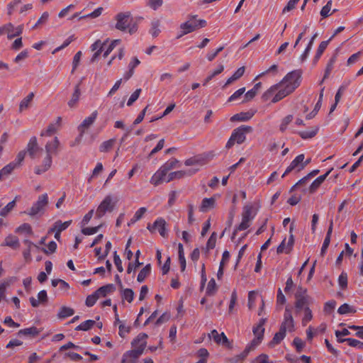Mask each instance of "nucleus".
Segmentation results:
<instances>
[{
    "label": "nucleus",
    "instance_id": "2f4dec72",
    "mask_svg": "<svg viewBox=\"0 0 363 363\" xmlns=\"http://www.w3.org/2000/svg\"><path fill=\"white\" fill-rule=\"evenodd\" d=\"M179 164V161L176 158H171L168 160L165 163H164L161 167L163 168L166 172L168 173L169 171L178 167Z\"/></svg>",
    "mask_w": 363,
    "mask_h": 363
},
{
    "label": "nucleus",
    "instance_id": "338daca9",
    "mask_svg": "<svg viewBox=\"0 0 363 363\" xmlns=\"http://www.w3.org/2000/svg\"><path fill=\"white\" fill-rule=\"evenodd\" d=\"M142 91L141 89H137L130 96L128 100L127 106H130L140 96Z\"/></svg>",
    "mask_w": 363,
    "mask_h": 363
},
{
    "label": "nucleus",
    "instance_id": "69168bd1",
    "mask_svg": "<svg viewBox=\"0 0 363 363\" xmlns=\"http://www.w3.org/2000/svg\"><path fill=\"white\" fill-rule=\"evenodd\" d=\"M118 335L121 337H124L127 334H128L130 331V326L126 325L124 323H121L118 325Z\"/></svg>",
    "mask_w": 363,
    "mask_h": 363
},
{
    "label": "nucleus",
    "instance_id": "f257e3e1",
    "mask_svg": "<svg viewBox=\"0 0 363 363\" xmlns=\"http://www.w3.org/2000/svg\"><path fill=\"white\" fill-rule=\"evenodd\" d=\"M301 72L298 69L289 72L282 80L271 86L262 95L264 101L277 103L293 92L301 84Z\"/></svg>",
    "mask_w": 363,
    "mask_h": 363
},
{
    "label": "nucleus",
    "instance_id": "20e7f679",
    "mask_svg": "<svg viewBox=\"0 0 363 363\" xmlns=\"http://www.w3.org/2000/svg\"><path fill=\"white\" fill-rule=\"evenodd\" d=\"M252 128L249 125H241L235 129L226 143V148L229 149L235 143L241 144L246 139V133L251 132Z\"/></svg>",
    "mask_w": 363,
    "mask_h": 363
},
{
    "label": "nucleus",
    "instance_id": "f8f14e48",
    "mask_svg": "<svg viewBox=\"0 0 363 363\" xmlns=\"http://www.w3.org/2000/svg\"><path fill=\"white\" fill-rule=\"evenodd\" d=\"M98 116L97 111H93L90 116L85 118L82 123L78 126L77 129L79 132V140L83 137L86 130L89 129L95 122L96 118Z\"/></svg>",
    "mask_w": 363,
    "mask_h": 363
},
{
    "label": "nucleus",
    "instance_id": "e433bc0d",
    "mask_svg": "<svg viewBox=\"0 0 363 363\" xmlns=\"http://www.w3.org/2000/svg\"><path fill=\"white\" fill-rule=\"evenodd\" d=\"M294 119L293 115H287L281 121L279 125V130L284 133L286 130L288 125L292 122Z\"/></svg>",
    "mask_w": 363,
    "mask_h": 363
},
{
    "label": "nucleus",
    "instance_id": "a18cd8bd",
    "mask_svg": "<svg viewBox=\"0 0 363 363\" xmlns=\"http://www.w3.org/2000/svg\"><path fill=\"white\" fill-rule=\"evenodd\" d=\"M95 323H96V322L93 320H87L82 322L81 324H79L76 328V330L86 331V330H89V329H91L94 325Z\"/></svg>",
    "mask_w": 363,
    "mask_h": 363
},
{
    "label": "nucleus",
    "instance_id": "39448f33",
    "mask_svg": "<svg viewBox=\"0 0 363 363\" xmlns=\"http://www.w3.org/2000/svg\"><path fill=\"white\" fill-rule=\"evenodd\" d=\"M196 17V16H191L188 21L180 25L179 28L183 30V34L190 33L198 28H203L206 26L205 20H197Z\"/></svg>",
    "mask_w": 363,
    "mask_h": 363
},
{
    "label": "nucleus",
    "instance_id": "052dcab7",
    "mask_svg": "<svg viewBox=\"0 0 363 363\" xmlns=\"http://www.w3.org/2000/svg\"><path fill=\"white\" fill-rule=\"evenodd\" d=\"M194 210L195 206L192 203H189L187 206V211H188V223L189 224H192L195 221L194 218Z\"/></svg>",
    "mask_w": 363,
    "mask_h": 363
},
{
    "label": "nucleus",
    "instance_id": "a19ab883",
    "mask_svg": "<svg viewBox=\"0 0 363 363\" xmlns=\"http://www.w3.org/2000/svg\"><path fill=\"white\" fill-rule=\"evenodd\" d=\"M115 142L116 140L113 138L103 142L99 147L100 152H106L109 151L113 147Z\"/></svg>",
    "mask_w": 363,
    "mask_h": 363
},
{
    "label": "nucleus",
    "instance_id": "864d4df0",
    "mask_svg": "<svg viewBox=\"0 0 363 363\" xmlns=\"http://www.w3.org/2000/svg\"><path fill=\"white\" fill-rule=\"evenodd\" d=\"M120 43L121 40H114L107 46V48L104 47L103 56L106 57Z\"/></svg>",
    "mask_w": 363,
    "mask_h": 363
},
{
    "label": "nucleus",
    "instance_id": "1a4fd4ad",
    "mask_svg": "<svg viewBox=\"0 0 363 363\" xmlns=\"http://www.w3.org/2000/svg\"><path fill=\"white\" fill-rule=\"evenodd\" d=\"M208 337L213 339L218 345H221L228 349L233 348L232 342L228 340L224 333H218L216 330H213L208 334Z\"/></svg>",
    "mask_w": 363,
    "mask_h": 363
},
{
    "label": "nucleus",
    "instance_id": "c85d7f7f",
    "mask_svg": "<svg viewBox=\"0 0 363 363\" xmlns=\"http://www.w3.org/2000/svg\"><path fill=\"white\" fill-rule=\"evenodd\" d=\"M319 128L318 126L311 128L309 130L299 131L298 134L302 139L307 140L313 138L318 131Z\"/></svg>",
    "mask_w": 363,
    "mask_h": 363
},
{
    "label": "nucleus",
    "instance_id": "3c124183",
    "mask_svg": "<svg viewBox=\"0 0 363 363\" xmlns=\"http://www.w3.org/2000/svg\"><path fill=\"white\" fill-rule=\"evenodd\" d=\"M123 299L127 301L128 303H131L134 298V292L130 289H125L121 293Z\"/></svg>",
    "mask_w": 363,
    "mask_h": 363
},
{
    "label": "nucleus",
    "instance_id": "6e6552de",
    "mask_svg": "<svg viewBox=\"0 0 363 363\" xmlns=\"http://www.w3.org/2000/svg\"><path fill=\"white\" fill-rule=\"evenodd\" d=\"M305 159V155L303 154H300L297 155L290 163L289 167L286 168L285 172H284L282 177H284L287 174L291 172H298L303 170L306 167V163H303V160Z\"/></svg>",
    "mask_w": 363,
    "mask_h": 363
},
{
    "label": "nucleus",
    "instance_id": "49530a36",
    "mask_svg": "<svg viewBox=\"0 0 363 363\" xmlns=\"http://www.w3.org/2000/svg\"><path fill=\"white\" fill-rule=\"evenodd\" d=\"M74 313V311L72 308L63 306L60 308L58 316L60 318H65L69 316H72Z\"/></svg>",
    "mask_w": 363,
    "mask_h": 363
},
{
    "label": "nucleus",
    "instance_id": "e2e57ef3",
    "mask_svg": "<svg viewBox=\"0 0 363 363\" xmlns=\"http://www.w3.org/2000/svg\"><path fill=\"white\" fill-rule=\"evenodd\" d=\"M331 6H332V0H329L327 2L326 5H325L320 11V16L323 18H326L330 15V11L331 10Z\"/></svg>",
    "mask_w": 363,
    "mask_h": 363
},
{
    "label": "nucleus",
    "instance_id": "ddd939ff",
    "mask_svg": "<svg viewBox=\"0 0 363 363\" xmlns=\"http://www.w3.org/2000/svg\"><path fill=\"white\" fill-rule=\"evenodd\" d=\"M168 174L165 170L160 167L157 171L152 176L150 183L154 186H158L162 182L168 183L167 182Z\"/></svg>",
    "mask_w": 363,
    "mask_h": 363
},
{
    "label": "nucleus",
    "instance_id": "a211bd4d",
    "mask_svg": "<svg viewBox=\"0 0 363 363\" xmlns=\"http://www.w3.org/2000/svg\"><path fill=\"white\" fill-rule=\"evenodd\" d=\"M216 207V199L214 197L204 198L199 206L201 212H207Z\"/></svg>",
    "mask_w": 363,
    "mask_h": 363
},
{
    "label": "nucleus",
    "instance_id": "473e14b6",
    "mask_svg": "<svg viewBox=\"0 0 363 363\" xmlns=\"http://www.w3.org/2000/svg\"><path fill=\"white\" fill-rule=\"evenodd\" d=\"M286 333H285L284 331L281 330V329H279V332L275 333L273 339L269 342V346L271 347H273L276 345L279 344L281 342V340H283L284 338L286 337Z\"/></svg>",
    "mask_w": 363,
    "mask_h": 363
},
{
    "label": "nucleus",
    "instance_id": "6e6d98bb",
    "mask_svg": "<svg viewBox=\"0 0 363 363\" xmlns=\"http://www.w3.org/2000/svg\"><path fill=\"white\" fill-rule=\"evenodd\" d=\"M247 356L248 355L244 351H242L240 354H238L235 355L234 357L230 358L228 359V362L229 363H239V362H241L243 360H245Z\"/></svg>",
    "mask_w": 363,
    "mask_h": 363
},
{
    "label": "nucleus",
    "instance_id": "9d476101",
    "mask_svg": "<svg viewBox=\"0 0 363 363\" xmlns=\"http://www.w3.org/2000/svg\"><path fill=\"white\" fill-rule=\"evenodd\" d=\"M130 16V12H121L118 13L115 17L116 21V28L121 31H125L129 26Z\"/></svg>",
    "mask_w": 363,
    "mask_h": 363
},
{
    "label": "nucleus",
    "instance_id": "09e8293b",
    "mask_svg": "<svg viewBox=\"0 0 363 363\" xmlns=\"http://www.w3.org/2000/svg\"><path fill=\"white\" fill-rule=\"evenodd\" d=\"M261 86H262L261 82H258V83L255 84L252 89H251L250 90H249L248 91L246 92L245 98L247 100H250V99H253L256 96V94H257L258 90L260 89Z\"/></svg>",
    "mask_w": 363,
    "mask_h": 363
},
{
    "label": "nucleus",
    "instance_id": "ea45409f",
    "mask_svg": "<svg viewBox=\"0 0 363 363\" xmlns=\"http://www.w3.org/2000/svg\"><path fill=\"white\" fill-rule=\"evenodd\" d=\"M16 198L1 209L0 216L1 217L7 216L9 213L16 206Z\"/></svg>",
    "mask_w": 363,
    "mask_h": 363
},
{
    "label": "nucleus",
    "instance_id": "cd10ccee",
    "mask_svg": "<svg viewBox=\"0 0 363 363\" xmlns=\"http://www.w3.org/2000/svg\"><path fill=\"white\" fill-rule=\"evenodd\" d=\"M34 97V94L30 92L27 96L23 98L19 104V112H23L26 110L30 105Z\"/></svg>",
    "mask_w": 363,
    "mask_h": 363
},
{
    "label": "nucleus",
    "instance_id": "7ed1b4c3",
    "mask_svg": "<svg viewBox=\"0 0 363 363\" xmlns=\"http://www.w3.org/2000/svg\"><path fill=\"white\" fill-rule=\"evenodd\" d=\"M257 210L253 206L247 205L244 206L242 213V221L235 228L232 238H234L237 231L245 230L250 227V223L257 215Z\"/></svg>",
    "mask_w": 363,
    "mask_h": 363
},
{
    "label": "nucleus",
    "instance_id": "5701e85b",
    "mask_svg": "<svg viewBox=\"0 0 363 363\" xmlns=\"http://www.w3.org/2000/svg\"><path fill=\"white\" fill-rule=\"evenodd\" d=\"M40 330H39L38 328H37L35 326H32L30 328H26L20 330L18 332V335L28 336V337H34L40 334Z\"/></svg>",
    "mask_w": 363,
    "mask_h": 363
},
{
    "label": "nucleus",
    "instance_id": "680f3d73",
    "mask_svg": "<svg viewBox=\"0 0 363 363\" xmlns=\"http://www.w3.org/2000/svg\"><path fill=\"white\" fill-rule=\"evenodd\" d=\"M253 334L255 335V337L259 338V340H262L264 337V328L262 326H257L255 325L252 329Z\"/></svg>",
    "mask_w": 363,
    "mask_h": 363
},
{
    "label": "nucleus",
    "instance_id": "a878e982",
    "mask_svg": "<svg viewBox=\"0 0 363 363\" xmlns=\"http://www.w3.org/2000/svg\"><path fill=\"white\" fill-rule=\"evenodd\" d=\"M61 120H62L61 117H58L57 118L56 123L50 124L48 125V128L41 133V135L42 136H51L52 134H54L57 131L58 127L60 126Z\"/></svg>",
    "mask_w": 363,
    "mask_h": 363
},
{
    "label": "nucleus",
    "instance_id": "393cba45",
    "mask_svg": "<svg viewBox=\"0 0 363 363\" xmlns=\"http://www.w3.org/2000/svg\"><path fill=\"white\" fill-rule=\"evenodd\" d=\"M1 245L8 246L12 249H17L20 246L19 240L16 236L9 235L5 238L4 242Z\"/></svg>",
    "mask_w": 363,
    "mask_h": 363
},
{
    "label": "nucleus",
    "instance_id": "f03ea898",
    "mask_svg": "<svg viewBox=\"0 0 363 363\" xmlns=\"http://www.w3.org/2000/svg\"><path fill=\"white\" fill-rule=\"evenodd\" d=\"M118 203L116 197L111 194L106 195L98 206L95 216L97 218H101L108 213H111L115 209Z\"/></svg>",
    "mask_w": 363,
    "mask_h": 363
},
{
    "label": "nucleus",
    "instance_id": "774afa93",
    "mask_svg": "<svg viewBox=\"0 0 363 363\" xmlns=\"http://www.w3.org/2000/svg\"><path fill=\"white\" fill-rule=\"evenodd\" d=\"M245 87H242V88H240L239 89H238L236 91H235L229 98H228V101L230 102V101H234L235 100H238V99L240 98V96L245 93Z\"/></svg>",
    "mask_w": 363,
    "mask_h": 363
},
{
    "label": "nucleus",
    "instance_id": "2eb2a0df",
    "mask_svg": "<svg viewBox=\"0 0 363 363\" xmlns=\"http://www.w3.org/2000/svg\"><path fill=\"white\" fill-rule=\"evenodd\" d=\"M199 171V168H193L188 171H176L168 174L167 182H169L174 179H179L186 176H191L196 174Z\"/></svg>",
    "mask_w": 363,
    "mask_h": 363
},
{
    "label": "nucleus",
    "instance_id": "0eeeda50",
    "mask_svg": "<svg viewBox=\"0 0 363 363\" xmlns=\"http://www.w3.org/2000/svg\"><path fill=\"white\" fill-rule=\"evenodd\" d=\"M279 329L285 333L293 332L295 329V323L292 316L291 308L290 307L287 306L285 308L284 318Z\"/></svg>",
    "mask_w": 363,
    "mask_h": 363
},
{
    "label": "nucleus",
    "instance_id": "5fc2aeb1",
    "mask_svg": "<svg viewBox=\"0 0 363 363\" xmlns=\"http://www.w3.org/2000/svg\"><path fill=\"white\" fill-rule=\"evenodd\" d=\"M252 363H274L273 361L269 360V357L264 353H262L256 357L252 361Z\"/></svg>",
    "mask_w": 363,
    "mask_h": 363
},
{
    "label": "nucleus",
    "instance_id": "58836bf2",
    "mask_svg": "<svg viewBox=\"0 0 363 363\" xmlns=\"http://www.w3.org/2000/svg\"><path fill=\"white\" fill-rule=\"evenodd\" d=\"M310 298H296L295 301V308L297 311L300 310H303L304 308L307 306H308Z\"/></svg>",
    "mask_w": 363,
    "mask_h": 363
},
{
    "label": "nucleus",
    "instance_id": "4c0bfd02",
    "mask_svg": "<svg viewBox=\"0 0 363 363\" xmlns=\"http://www.w3.org/2000/svg\"><path fill=\"white\" fill-rule=\"evenodd\" d=\"M151 267L150 264H147L139 272L137 280L138 282L141 283L144 281L147 276L150 273Z\"/></svg>",
    "mask_w": 363,
    "mask_h": 363
},
{
    "label": "nucleus",
    "instance_id": "c03bdc74",
    "mask_svg": "<svg viewBox=\"0 0 363 363\" xmlns=\"http://www.w3.org/2000/svg\"><path fill=\"white\" fill-rule=\"evenodd\" d=\"M160 22L159 20H154L151 23L150 33L153 37H157L160 33Z\"/></svg>",
    "mask_w": 363,
    "mask_h": 363
},
{
    "label": "nucleus",
    "instance_id": "7c9ffc66",
    "mask_svg": "<svg viewBox=\"0 0 363 363\" xmlns=\"http://www.w3.org/2000/svg\"><path fill=\"white\" fill-rule=\"evenodd\" d=\"M114 289V285L110 284L100 287L99 289L96 291V292L98 294L99 297L100 298L106 296L108 294L113 292Z\"/></svg>",
    "mask_w": 363,
    "mask_h": 363
},
{
    "label": "nucleus",
    "instance_id": "bb28decb",
    "mask_svg": "<svg viewBox=\"0 0 363 363\" xmlns=\"http://www.w3.org/2000/svg\"><path fill=\"white\" fill-rule=\"evenodd\" d=\"M80 95H81V91H80L79 84H77L74 86V93L72 94L70 100L68 101V106L70 108H73L76 106V104H77V102L79 100Z\"/></svg>",
    "mask_w": 363,
    "mask_h": 363
},
{
    "label": "nucleus",
    "instance_id": "c756f323",
    "mask_svg": "<svg viewBox=\"0 0 363 363\" xmlns=\"http://www.w3.org/2000/svg\"><path fill=\"white\" fill-rule=\"evenodd\" d=\"M254 116V113L252 112H241L233 116L230 118L232 121H247L251 119Z\"/></svg>",
    "mask_w": 363,
    "mask_h": 363
},
{
    "label": "nucleus",
    "instance_id": "dca6fc26",
    "mask_svg": "<svg viewBox=\"0 0 363 363\" xmlns=\"http://www.w3.org/2000/svg\"><path fill=\"white\" fill-rule=\"evenodd\" d=\"M147 335L145 333H140L138 336L132 341V347L134 349L140 350L143 353V351L147 345Z\"/></svg>",
    "mask_w": 363,
    "mask_h": 363
},
{
    "label": "nucleus",
    "instance_id": "4468645a",
    "mask_svg": "<svg viewBox=\"0 0 363 363\" xmlns=\"http://www.w3.org/2000/svg\"><path fill=\"white\" fill-rule=\"evenodd\" d=\"M4 27H6V30H4V34L7 35L9 39L19 36L23 30V25L15 27L11 23L4 25Z\"/></svg>",
    "mask_w": 363,
    "mask_h": 363
},
{
    "label": "nucleus",
    "instance_id": "4d7b16f0",
    "mask_svg": "<svg viewBox=\"0 0 363 363\" xmlns=\"http://www.w3.org/2000/svg\"><path fill=\"white\" fill-rule=\"evenodd\" d=\"M337 312L340 314L343 315L350 313H354L355 310L353 308V307L350 306V305L344 303L339 307Z\"/></svg>",
    "mask_w": 363,
    "mask_h": 363
},
{
    "label": "nucleus",
    "instance_id": "8fccbe9b",
    "mask_svg": "<svg viewBox=\"0 0 363 363\" xmlns=\"http://www.w3.org/2000/svg\"><path fill=\"white\" fill-rule=\"evenodd\" d=\"M217 291V286L214 279H211L207 285L206 293L208 296L215 294Z\"/></svg>",
    "mask_w": 363,
    "mask_h": 363
},
{
    "label": "nucleus",
    "instance_id": "b1692460",
    "mask_svg": "<svg viewBox=\"0 0 363 363\" xmlns=\"http://www.w3.org/2000/svg\"><path fill=\"white\" fill-rule=\"evenodd\" d=\"M142 354L143 352H141L140 350L133 348L131 350L125 352L123 354V362H125L127 360L130 359L136 362V360Z\"/></svg>",
    "mask_w": 363,
    "mask_h": 363
},
{
    "label": "nucleus",
    "instance_id": "4be33fe9",
    "mask_svg": "<svg viewBox=\"0 0 363 363\" xmlns=\"http://www.w3.org/2000/svg\"><path fill=\"white\" fill-rule=\"evenodd\" d=\"M60 145V141L57 137H55L52 140L48 141L45 145L46 153L52 155L55 154Z\"/></svg>",
    "mask_w": 363,
    "mask_h": 363
},
{
    "label": "nucleus",
    "instance_id": "bf43d9fd",
    "mask_svg": "<svg viewBox=\"0 0 363 363\" xmlns=\"http://www.w3.org/2000/svg\"><path fill=\"white\" fill-rule=\"evenodd\" d=\"M16 232L19 233L30 234L32 233V228L30 224L23 223L16 228Z\"/></svg>",
    "mask_w": 363,
    "mask_h": 363
},
{
    "label": "nucleus",
    "instance_id": "0e129e2a",
    "mask_svg": "<svg viewBox=\"0 0 363 363\" xmlns=\"http://www.w3.org/2000/svg\"><path fill=\"white\" fill-rule=\"evenodd\" d=\"M216 233L213 232L207 241L206 246V250H213L216 246Z\"/></svg>",
    "mask_w": 363,
    "mask_h": 363
},
{
    "label": "nucleus",
    "instance_id": "603ef678",
    "mask_svg": "<svg viewBox=\"0 0 363 363\" xmlns=\"http://www.w3.org/2000/svg\"><path fill=\"white\" fill-rule=\"evenodd\" d=\"M107 40L102 42L100 40L95 41L91 46L93 51H99L102 52L104 50V47H106Z\"/></svg>",
    "mask_w": 363,
    "mask_h": 363
},
{
    "label": "nucleus",
    "instance_id": "f3484780",
    "mask_svg": "<svg viewBox=\"0 0 363 363\" xmlns=\"http://www.w3.org/2000/svg\"><path fill=\"white\" fill-rule=\"evenodd\" d=\"M52 156L47 154L43 161V164L40 166H38L35 168V173L36 174H41L48 171L52 164Z\"/></svg>",
    "mask_w": 363,
    "mask_h": 363
},
{
    "label": "nucleus",
    "instance_id": "6ab92c4d",
    "mask_svg": "<svg viewBox=\"0 0 363 363\" xmlns=\"http://www.w3.org/2000/svg\"><path fill=\"white\" fill-rule=\"evenodd\" d=\"M40 148L38 145L37 138L35 137H32L27 145V152L28 155L30 157L35 158Z\"/></svg>",
    "mask_w": 363,
    "mask_h": 363
},
{
    "label": "nucleus",
    "instance_id": "f704fd0d",
    "mask_svg": "<svg viewBox=\"0 0 363 363\" xmlns=\"http://www.w3.org/2000/svg\"><path fill=\"white\" fill-rule=\"evenodd\" d=\"M204 164L203 160L199 158L198 157H191L187 159L184 162V164L186 166H196V168L199 169V167L202 166Z\"/></svg>",
    "mask_w": 363,
    "mask_h": 363
},
{
    "label": "nucleus",
    "instance_id": "aec40b11",
    "mask_svg": "<svg viewBox=\"0 0 363 363\" xmlns=\"http://www.w3.org/2000/svg\"><path fill=\"white\" fill-rule=\"evenodd\" d=\"M333 168L330 169L325 174L319 176L317 177L310 185L309 190L310 192L313 193L316 191V189L321 185V184L325 180L327 177L332 172Z\"/></svg>",
    "mask_w": 363,
    "mask_h": 363
},
{
    "label": "nucleus",
    "instance_id": "13d9d810",
    "mask_svg": "<svg viewBox=\"0 0 363 363\" xmlns=\"http://www.w3.org/2000/svg\"><path fill=\"white\" fill-rule=\"evenodd\" d=\"M99 298V297L98 294H96V292L95 291L94 294L89 295L86 297L85 303L88 307H91L96 303V301Z\"/></svg>",
    "mask_w": 363,
    "mask_h": 363
},
{
    "label": "nucleus",
    "instance_id": "72a5a7b5",
    "mask_svg": "<svg viewBox=\"0 0 363 363\" xmlns=\"http://www.w3.org/2000/svg\"><path fill=\"white\" fill-rule=\"evenodd\" d=\"M244 72H245L244 67H241L238 68L234 72V74L227 79L225 86H228V85L230 84L232 82H233L234 81L240 78L244 74Z\"/></svg>",
    "mask_w": 363,
    "mask_h": 363
},
{
    "label": "nucleus",
    "instance_id": "79ce46f5",
    "mask_svg": "<svg viewBox=\"0 0 363 363\" xmlns=\"http://www.w3.org/2000/svg\"><path fill=\"white\" fill-rule=\"evenodd\" d=\"M340 342H347L348 345L351 347L362 349L363 348V342H361L358 340L353 338H345L340 340Z\"/></svg>",
    "mask_w": 363,
    "mask_h": 363
},
{
    "label": "nucleus",
    "instance_id": "412c9836",
    "mask_svg": "<svg viewBox=\"0 0 363 363\" xmlns=\"http://www.w3.org/2000/svg\"><path fill=\"white\" fill-rule=\"evenodd\" d=\"M71 223L72 220H67L63 223L61 220H57L54 223L53 226L48 230V234H50L55 231L61 233L66 230Z\"/></svg>",
    "mask_w": 363,
    "mask_h": 363
},
{
    "label": "nucleus",
    "instance_id": "9b49d317",
    "mask_svg": "<svg viewBox=\"0 0 363 363\" xmlns=\"http://www.w3.org/2000/svg\"><path fill=\"white\" fill-rule=\"evenodd\" d=\"M167 223L162 218H157L152 225H148L147 228L151 233L158 231L160 235L164 238L167 235L166 229Z\"/></svg>",
    "mask_w": 363,
    "mask_h": 363
},
{
    "label": "nucleus",
    "instance_id": "c9c22d12",
    "mask_svg": "<svg viewBox=\"0 0 363 363\" xmlns=\"http://www.w3.org/2000/svg\"><path fill=\"white\" fill-rule=\"evenodd\" d=\"M303 311L304 313L301 320V324L303 326H306L313 319V313L312 311L307 306L304 308Z\"/></svg>",
    "mask_w": 363,
    "mask_h": 363
},
{
    "label": "nucleus",
    "instance_id": "de8ad7c7",
    "mask_svg": "<svg viewBox=\"0 0 363 363\" xmlns=\"http://www.w3.org/2000/svg\"><path fill=\"white\" fill-rule=\"evenodd\" d=\"M179 260L181 265V270L182 272H184L186 269V259L184 257L183 245L181 243L179 244Z\"/></svg>",
    "mask_w": 363,
    "mask_h": 363
},
{
    "label": "nucleus",
    "instance_id": "423d86ee",
    "mask_svg": "<svg viewBox=\"0 0 363 363\" xmlns=\"http://www.w3.org/2000/svg\"><path fill=\"white\" fill-rule=\"evenodd\" d=\"M48 203V196L47 194H43L38 196V200L33 204L31 208L26 213L30 216H41L44 209Z\"/></svg>",
    "mask_w": 363,
    "mask_h": 363
},
{
    "label": "nucleus",
    "instance_id": "37998d69",
    "mask_svg": "<svg viewBox=\"0 0 363 363\" xmlns=\"http://www.w3.org/2000/svg\"><path fill=\"white\" fill-rule=\"evenodd\" d=\"M16 168L14 163H9V164L4 167L0 169V180L2 179L5 176L10 174L12 171Z\"/></svg>",
    "mask_w": 363,
    "mask_h": 363
}]
</instances>
